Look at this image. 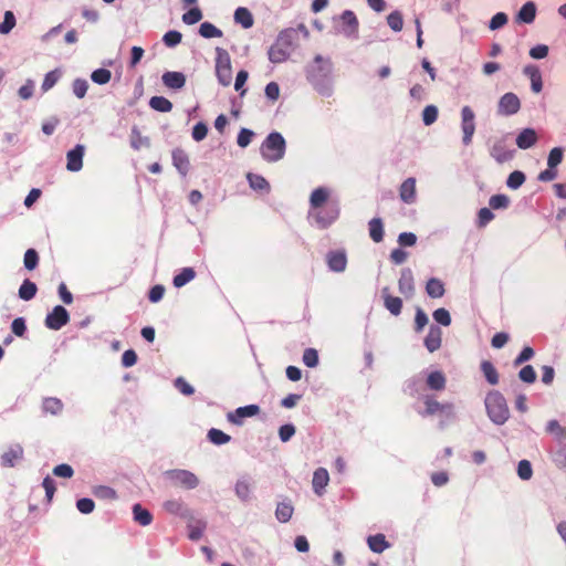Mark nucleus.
Instances as JSON below:
<instances>
[{
	"label": "nucleus",
	"instance_id": "nucleus-1",
	"mask_svg": "<svg viewBox=\"0 0 566 566\" xmlns=\"http://www.w3.org/2000/svg\"><path fill=\"white\" fill-rule=\"evenodd\" d=\"M485 408L490 419L496 424H503L509 419V407L504 396L496 390L485 397Z\"/></svg>",
	"mask_w": 566,
	"mask_h": 566
},
{
	"label": "nucleus",
	"instance_id": "nucleus-2",
	"mask_svg": "<svg viewBox=\"0 0 566 566\" xmlns=\"http://www.w3.org/2000/svg\"><path fill=\"white\" fill-rule=\"evenodd\" d=\"M261 154L268 161H277L285 154V140L280 133H271L261 146Z\"/></svg>",
	"mask_w": 566,
	"mask_h": 566
},
{
	"label": "nucleus",
	"instance_id": "nucleus-3",
	"mask_svg": "<svg viewBox=\"0 0 566 566\" xmlns=\"http://www.w3.org/2000/svg\"><path fill=\"white\" fill-rule=\"evenodd\" d=\"M216 74L221 85L228 86L232 81V69L229 53L222 49H216Z\"/></svg>",
	"mask_w": 566,
	"mask_h": 566
},
{
	"label": "nucleus",
	"instance_id": "nucleus-4",
	"mask_svg": "<svg viewBox=\"0 0 566 566\" xmlns=\"http://www.w3.org/2000/svg\"><path fill=\"white\" fill-rule=\"evenodd\" d=\"M167 478L175 486L192 490L198 486L199 479L188 470H169L166 472Z\"/></svg>",
	"mask_w": 566,
	"mask_h": 566
},
{
	"label": "nucleus",
	"instance_id": "nucleus-5",
	"mask_svg": "<svg viewBox=\"0 0 566 566\" xmlns=\"http://www.w3.org/2000/svg\"><path fill=\"white\" fill-rule=\"evenodd\" d=\"M424 411L420 412L422 417H431L434 415H444L447 417L453 416V405L451 402L441 403L433 396H426L423 398Z\"/></svg>",
	"mask_w": 566,
	"mask_h": 566
},
{
	"label": "nucleus",
	"instance_id": "nucleus-6",
	"mask_svg": "<svg viewBox=\"0 0 566 566\" xmlns=\"http://www.w3.org/2000/svg\"><path fill=\"white\" fill-rule=\"evenodd\" d=\"M475 114L470 106H463L461 109V129L463 133L462 142L465 146L472 143L475 133Z\"/></svg>",
	"mask_w": 566,
	"mask_h": 566
},
{
	"label": "nucleus",
	"instance_id": "nucleus-7",
	"mask_svg": "<svg viewBox=\"0 0 566 566\" xmlns=\"http://www.w3.org/2000/svg\"><path fill=\"white\" fill-rule=\"evenodd\" d=\"M339 216V209L337 203H327L324 208L316 211L313 214L316 224L321 229H326L329 227Z\"/></svg>",
	"mask_w": 566,
	"mask_h": 566
},
{
	"label": "nucleus",
	"instance_id": "nucleus-8",
	"mask_svg": "<svg viewBox=\"0 0 566 566\" xmlns=\"http://www.w3.org/2000/svg\"><path fill=\"white\" fill-rule=\"evenodd\" d=\"M70 321L69 312L61 305L53 307L45 317V326L53 331L61 329Z\"/></svg>",
	"mask_w": 566,
	"mask_h": 566
},
{
	"label": "nucleus",
	"instance_id": "nucleus-9",
	"mask_svg": "<svg viewBox=\"0 0 566 566\" xmlns=\"http://www.w3.org/2000/svg\"><path fill=\"white\" fill-rule=\"evenodd\" d=\"M521 108V101L514 93H505L499 101L497 113L503 116L516 114Z\"/></svg>",
	"mask_w": 566,
	"mask_h": 566
},
{
	"label": "nucleus",
	"instance_id": "nucleus-10",
	"mask_svg": "<svg viewBox=\"0 0 566 566\" xmlns=\"http://www.w3.org/2000/svg\"><path fill=\"white\" fill-rule=\"evenodd\" d=\"M260 412L258 405L239 407L233 412L228 413V420L234 424H242L243 418L256 416Z\"/></svg>",
	"mask_w": 566,
	"mask_h": 566
},
{
	"label": "nucleus",
	"instance_id": "nucleus-11",
	"mask_svg": "<svg viewBox=\"0 0 566 566\" xmlns=\"http://www.w3.org/2000/svg\"><path fill=\"white\" fill-rule=\"evenodd\" d=\"M381 297L384 300V306L390 312V314L398 316L401 313L402 300L398 296L391 295L388 286L381 290Z\"/></svg>",
	"mask_w": 566,
	"mask_h": 566
},
{
	"label": "nucleus",
	"instance_id": "nucleus-12",
	"mask_svg": "<svg viewBox=\"0 0 566 566\" xmlns=\"http://www.w3.org/2000/svg\"><path fill=\"white\" fill-rule=\"evenodd\" d=\"M83 156H84V146L76 145L66 155V159H67L66 169L70 171L81 170L83 167Z\"/></svg>",
	"mask_w": 566,
	"mask_h": 566
},
{
	"label": "nucleus",
	"instance_id": "nucleus-13",
	"mask_svg": "<svg viewBox=\"0 0 566 566\" xmlns=\"http://www.w3.org/2000/svg\"><path fill=\"white\" fill-rule=\"evenodd\" d=\"M399 292L406 297H411L415 293L413 274L410 269H403L401 271L398 281Z\"/></svg>",
	"mask_w": 566,
	"mask_h": 566
},
{
	"label": "nucleus",
	"instance_id": "nucleus-14",
	"mask_svg": "<svg viewBox=\"0 0 566 566\" xmlns=\"http://www.w3.org/2000/svg\"><path fill=\"white\" fill-rule=\"evenodd\" d=\"M523 73L530 78L531 81V90L538 94L543 90V80L539 69L536 65L528 64L524 66Z\"/></svg>",
	"mask_w": 566,
	"mask_h": 566
},
{
	"label": "nucleus",
	"instance_id": "nucleus-15",
	"mask_svg": "<svg viewBox=\"0 0 566 566\" xmlns=\"http://www.w3.org/2000/svg\"><path fill=\"white\" fill-rule=\"evenodd\" d=\"M416 179L407 178L399 188V197L405 203L411 205L416 201Z\"/></svg>",
	"mask_w": 566,
	"mask_h": 566
},
{
	"label": "nucleus",
	"instance_id": "nucleus-16",
	"mask_svg": "<svg viewBox=\"0 0 566 566\" xmlns=\"http://www.w3.org/2000/svg\"><path fill=\"white\" fill-rule=\"evenodd\" d=\"M340 20L343 23V31L346 35L352 36L357 34L359 23L354 11L345 10L340 15Z\"/></svg>",
	"mask_w": 566,
	"mask_h": 566
},
{
	"label": "nucleus",
	"instance_id": "nucleus-17",
	"mask_svg": "<svg viewBox=\"0 0 566 566\" xmlns=\"http://www.w3.org/2000/svg\"><path fill=\"white\" fill-rule=\"evenodd\" d=\"M442 342V332L438 326H431L429 328L428 335L424 338V346L430 352L433 353L438 350L441 346Z\"/></svg>",
	"mask_w": 566,
	"mask_h": 566
},
{
	"label": "nucleus",
	"instance_id": "nucleus-18",
	"mask_svg": "<svg viewBox=\"0 0 566 566\" xmlns=\"http://www.w3.org/2000/svg\"><path fill=\"white\" fill-rule=\"evenodd\" d=\"M172 164L182 176H186L188 174L190 161L185 150L180 148H176L172 150Z\"/></svg>",
	"mask_w": 566,
	"mask_h": 566
},
{
	"label": "nucleus",
	"instance_id": "nucleus-19",
	"mask_svg": "<svg viewBox=\"0 0 566 566\" xmlns=\"http://www.w3.org/2000/svg\"><path fill=\"white\" fill-rule=\"evenodd\" d=\"M23 455V448L20 444H14L10 447L3 454L1 455V464L7 468H11L15 464L18 460H20Z\"/></svg>",
	"mask_w": 566,
	"mask_h": 566
},
{
	"label": "nucleus",
	"instance_id": "nucleus-20",
	"mask_svg": "<svg viewBox=\"0 0 566 566\" xmlns=\"http://www.w3.org/2000/svg\"><path fill=\"white\" fill-rule=\"evenodd\" d=\"M328 268L334 272H343L347 265L345 252L334 251L327 255Z\"/></svg>",
	"mask_w": 566,
	"mask_h": 566
},
{
	"label": "nucleus",
	"instance_id": "nucleus-21",
	"mask_svg": "<svg viewBox=\"0 0 566 566\" xmlns=\"http://www.w3.org/2000/svg\"><path fill=\"white\" fill-rule=\"evenodd\" d=\"M537 142V134L533 128L523 129L516 138V145L521 149H527L534 146Z\"/></svg>",
	"mask_w": 566,
	"mask_h": 566
},
{
	"label": "nucleus",
	"instance_id": "nucleus-22",
	"mask_svg": "<svg viewBox=\"0 0 566 566\" xmlns=\"http://www.w3.org/2000/svg\"><path fill=\"white\" fill-rule=\"evenodd\" d=\"M328 481H329V475H328L327 470L324 468L316 469L313 474V481H312L314 492L318 495H322L323 490L327 485Z\"/></svg>",
	"mask_w": 566,
	"mask_h": 566
},
{
	"label": "nucleus",
	"instance_id": "nucleus-23",
	"mask_svg": "<svg viewBox=\"0 0 566 566\" xmlns=\"http://www.w3.org/2000/svg\"><path fill=\"white\" fill-rule=\"evenodd\" d=\"M163 83L174 90H178L185 86L186 77L180 72H166L163 75Z\"/></svg>",
	"mask_w": 566,
	"mask_h": 566
},
{
	"label": "nucleus",
	"instance_id": "nucleus-24",
	"mask_svg": "<svg viewBox=\"0 0 566 566\" xmlns=\"http://www.w3.org/2000/svg\"><path fill=\"white\" fill-rule=\"evenodd\" d=\"M291 50L285 49L283 45L275 43L269 50V59L272 63H282L290 56Z\"/></svg>",
	"mask_w": 566,
	"mask_h": 566
},
{
	"label": "nucleus",
	"instance_id": "nucleus-25",
	"mask_svg": "<svg viewBox=\"0 0 566 566\" xmlns=\"http://www.w3.org/2000/svg\"><path fill=\"white\" fill-rule=\"evenodd\" d=\"M368 230L369 237L374 242L379 243L384 240V223L380 218H373L368 222Z\"/></svg>",
	"mask_w": 566,
	"mask_h": 566
},
{
	"label": "nucleus",
	"instance_id": "nucleus-26",
	"mask_svg": "<svg viewBox=\"0 0 566 566\" xmlns=\"http://www.w3.org/2000/svg\"><path fill=\"white\" fill-rule=\"evenodd\" d=\"M329 191L326 188L319 187L313 190L310 197V205L313 209H319L327 202Z\"/></svg>",
	"mask_w": 566,
	"mask_h": 566
},
{
	"label": "nucleus",
	"instance_id": "nucleus-27",
	"mask_svg": "<svg viewBox=\"0 0 566 566\" xmlns=\"http://www.w3.org/2000/svg\"><path fill=\"white\" fill-rule=\"evenodd\" d=\"M446 384L447 379L442 371H432L427 377V385L431 390L441 391L446 388Z\"/></svg>",
	"mask_w": 566,
	"mask_h": 566
},
{
	"label": "nucleus",
	"instance_id": "nucleus-28",
	"mask_svg": "<svg viewBox=\"0 0 566 566\" xmlns=\"http://www.w3.org/2000/svg\"><path fill=\"white\" fill-rule=\"evenodd\" d=\"M367 544H368V547L370 548V551H373L374 553H382L385 549H387L390 545L389 543L386 541V537L384 534H376V535H370L368 538H367Z\"/></svg>",
	"mask_w": 566,
	"mask_h": 566
},
{
	"label": "nucleus",
	"instance_id": "nucleus-29",
	"mask_svg": "<svg viewBox=\"0 0 566 566\" xmlns=\"http://www.w3.org/2000/svg\"><path fill=\"white\" fill-rule=\"evenodd\" d=\"M134 521L142 526H147L153 522L151 513L144 509L139 503L133 506Z\"/></svg>",
	"mask_w": 566,
	"mask_h": 566
},
{
	"label": "nucleus",
	"instance_id": "nucleus-30",
	"mask_svg": "<svg viewBox=\"0 0 566 566\" xmlns=\"http://www.w3.org/2000/svg\"><path fill=\"white\" fill-rule=\"evenodd\" d=\"M536 17V6L534 2L528 1L520 9L517 19L524 23H532Z\"/></svg>",
	"mask_w": 566,
	"mask_h": 566
},
{
	"label": "nucleus",
	"instance_id": "nucleus-31",
	"mask_svg": "<svg viewBox=\"0 0 566 566\" xmlns=\"http://www.w3.org/2000/svg\"><path fill=\"white\" fill-rule=\"evenodd\" d=\"M426 292L432 298L442 297L444 294V285L439 279L432 277L427 282Z\"/></svg>",
	"mask_w": 566,
	"mask_h": 566
},
{
	"label": "nucleus",
	"instance_id": "nucleus-32",
	"mask_svg": "<svg viewBox=\"0 0 566 566\" xmlns=\"http://www.w3.org/2000/svg\"><path fill=\"white\" fill-rule=\"evenodd\" d=\"M234 21L241 24L244 29H249L253 25V17L252 13L243 7H240L234 12Z\"/></svg>",
	"mask_w": 566,
	"mask_h": 566
},
{
	"label": "nucleus",
	"instance_id": "nucleus-33",
	"mask_svg": "<svg viewBox=\"0 0 566 566\" xmlns=\"http://www.w3.org/2000/svg\"><path fill=\"white\" fill-rule=\"evenodd\" d=\"M297 36L296 29L289 28L280 32L276 42L285 49L292 50L293 43Z\"/></svg>",
	"mask_w": 566,
	"mask_h": 566
},
{
	"label": "nucleus",
	"instance_id": "nucleus-34",
	"mask_svg": "<svg viewBox=\"0 0 566 566\" xmlns=\"http://www.w3.org/2000/svg\"><path fill=\"white\" fill-rule=\"evenodd\" d=\"M247 179L249 181L250 187L254 190H260V191H269L270 190V184L261 175L249 172L247 175Z\"/></svg>",
	"mask_w": 566,
	"mask_h": 566
},
{
	"label": "nucleus",
	"instance_id": "nucleus-35",
	"mask_svg": "<svg viewBox=\"0 0 566 566\" xmlns=\"http://www.w3.org/2000/svg\"><path fill=\"white\" fill-rule=\"evenodd\" d=\"M293 512L294 507L290 502H280L275 510V516L280 522L286 523L291 520Z\"/></svg>",
	"mask_w": 566,
	"mask_h": 566
},
{
	"label": "nucleus",
	"instance_id": "nucleus-36",
	"mask_svg": "<svg viewBox=\"0 0 566 566\" xmlns=\"http://www.w3.org/2000/svg\"><path fill=\"white\" fill-rule=\"evenodd\" d=\"M196 277V272L192 268H184L179 274L174 277V286L177 289L182 287Z\"/></svg>",
	"mask_w": 566,
	"mask_h": 566
},
{
	"label": "nucleus",
	"instance_id": "nucleus-37",
	"mask_svg": "<svg viewBox=\"0 0 566 566\" xmlns=\"http://www.w3.org/2000/svg\"><path fill=\"white\" fill-rule=\"evenodd\" d=\"M481 370L490 385H496L499 382V373L490 360H483L481 363Z\"/></svg>",
	"mask_w": 566,
	"mask_h": 566
},
{
	"label": "nucleus",
	"instance_id": "nucleus-38",
	"mask_svg": "<svg viewBox=\"0 0 566 566\" xmlns=\"http://www.w3.org/2000/svg\"><path fill=\"white\" fill-rule=\"evenodd\" d=\"M38 292V287L35 283L32 281L25 279L21 286L19 287V297L23 301H30L32 300Z\"/></svg>",
	"mask_w": 566,
	"mask_h": 566
},
{
	"label": "nucleus",
	"instance_id": "nucleus-39",
	"mask_svg": "<svg viewBox=\"0 0 566 566\" xmlns=\"http://www.w3.org/2000/svg\"><path fill=\"white\" fill-rule=\"evenodd\" d=\"M149 106L161 113H168L172 109V103L164 96H153L149 101Z\"/></svg>",
	"mask_w": 566,
	"mask_h": 566
},
{
	"label": "nucleus",
	"instance_id": "nucleus-40",
	"mask_svg": "<svg viewBox=\"0 0 566 566\" xmlns=\"http://www.w3.org/2000/svg\"><path fill=\"white\" fill-rule=\"evenodd\" d=\"M209 441L216 446H221L230 442L231 437L223 431L212 428L208 431L207 434Z\"/></svg>",
	"mask_w": 566,
	"mask_h": 566
},
{
	"label": "nucleus",
	"instance_id": "nucleus-41",
	"mask_svg": "<svg viewBox=\"0 0 566 566\" xmlns=\"http://www.w3.org/2000/svg\"><path fill=\"white\" fill-rule=\"evenodd\" d=\"M546 431L554 436L558 441H563L566 439V428L563 427L557 420L548 421L546 426Z\"/></svg>",
	"mask_w": 566,
	"mask_h": 566
},
{
	"label": "nucleus",
	"instance_id": "nucleus-42",
	"mask_svg": "<svg viewBox=\"0 0 566 566\" xmlns=\"http://www.w3.org/2000/svg\"><path fill=\"white\" fill-rule=\"evenodd\" d=\"M43 410L51 415H59L63 409V403L60 399L49 397L43 400Z\"/></svg>",
	"mask_w": 566,
	"mask_h": 566
},
{
	"label": "nucleus",
	"instance_id": "nucleus-43",
	"mask_svg": "<svg viewBox=\"0 0 566 566\" xmlns=\"http://www.w3.org/2000/svg\"><path fill=\"white\" fill-rule=\"evenodd\" d=\"M235 494L242 501H248L251 497V485L248 480H238L235 483Z\"/></svg>",
	"mask_w": 566,
	"mask_h": 566
},
{
	"label": "nucleus",
	"instance_id": "nucleus-44",
	"mask_svg": "<svg viewBox=\"0 0 566 566\" xmlns=\"http://www.w3.org/2000/svg\"><path fill=\"white\" fill-rule=\"evenodd\" d=\"M199 33L201 36H203L206 39L221 38L223 34L220 29H218L216 25H213L210 22L201 23V25L199 28Z\"/></svg>",
	"mask_w": 566,
	"mask_h": 566
},
{
	"label": "nucleus",
	"instance_id": "nucleus-45",
	"mask_svg": "<svg viewBox=\"0 0 566 566\" xmlns=\"http://www.w3.org/2000/svg\"><path fill=\"white\" fill-rule=\"evenodd\" d=\"M387 23L389 25V28L395 31V32H399L402 30V27H403V18H402V14L399 12V11H392L391 13H389V15L387 17Z\"/></svg>",
	"mask_w": 566,
	"mask_h": 566
},
{
	"label": "nucleus",
	"instance_id": "nucleus-46",
	"mask_svg": "<svg viewBox=\"0 0 566 566\" xmlns=\"http://www.w3.org/2000/svg\"><path fill=\"white\" fill-rule=\"evenodd\" d=\"M91 78L94 83L104 85L107 84L112 78V73L107 69H97L91 74Z\"/></svg>",
	"mask_w": 566,
	"mask_h": 566
},
{
	"label": "nucleus",
	"instance_id": "nucleus-47",
	"mask_svg": "<svg viewBox=\"0 0 566 566\" xmlns=\"http://www.w3.org/2000/svg\"><path fill=\"white\" fill-rule=\"evenodd\" d=\"M60 77H61V72L59 70H53V71L46 73V75L44 76V80L42 82V86H41L42 91L48 92L49 90H51L57 83Z\"/></svg>",
	"mask_w": 566,
	"mask_h": 566
},
{
	"label": "nucleus",
	"instance_id": "nucleus-48",
	"mask_svg": "<svg viewBox=\"0 0 566 566\" xmlns=\"http://www.w3.org/2000/svg\"><path fill=\"white\" fill-rule=\"evenodd\" d=\"M525 182V175L520 170H515L509 175L506 185L511 189H517Z\"/></svg>",
	"mask_w": 566,
	"mask_h": 566
},
{
	"label": "nucleus",
	"instance_id": "nucleus-49",
	"mask_svg": "<svg viewBox=\"0 0 566 566\" xmlns=\"http://www.w3.org/2000/svg\"><path fill=\"white\" fill-rule=\"evenodd\" d=\"M23 263L27 270H34L39 263L38 252L34 249H28L24 253Z\"/></svg>",
	"mask_w": 566,
	"mask_h": 566
},
{
	"label": "nucleus",
	"instance_id": "nucleus-50",
	"mask_svg": "<svg viewBox=\"0 0 566 566\" xmlns=\"http://www.w3.org/2000/svg\"><path fill=\"white\" fill-rule=\"evenodd\" d=\"M202 19V12L198 7L191 8L182 14V21L186 24H196Z\"/></svg>",
	"mask_w": 566,
	"mask_h": 566
},
{
	"label": "nucleus",
	"instance_id": "nucleus-51",
	"mask_svg": "<svg viewBox=\"0 0 566 566\" xmlns=\"http://www.w3.org/2000/svg\"><path fill=\"white\" fill-rule=\"evenodd\" d=\"M15 25V17L13 12L6 11L3 21L0 23V33L8 34Z\"/></svg>",
	"mask_w": 566,
	"mask_h": 566
},
{
	"label": "nucleus",
	"instance_id": "nucleus-52",
	"mask_svg": "<svg viewBox=\"0 0 566 566\" xmlns=\"http://www.w3.org/2000/svg\"><path fill=\"white\" fill-rule=\"evenodd\" d=\"M182 40V34L179 31L170 30L165 33L163 41L166 46L174 48L178 45Z\"/></svg>",
	"mask_w": 566,
	"mask_h": 566
},
{
	"label": "nucleus",
	"instance_id": "nucleus-53",
	"mask_svg": "<svg viewBox=\"0 0 566 566\" xmlns=\"http://www.w3.org/2000/svg\"><path fill=\"white\" fill-rule=\"evenodd\" d=\"M563 148L560 147H554L548 155L547 158V166L549 168H556L563 160Z\"/></svg>",
	"mask_w": 566,
	"mask_h": 566
},
{
	"label": "nucleus",
	"instance_id": "nucleus-54",
	"mask_svg": "<svg viewBox=\"0 0 566 566\" xmlns=\"http://www.w3.org/2000/svg\"><path fill=\"white\" fill-rule=\"evenodd\" d=\"M164 509L170 514L182 515L185 511L184 503L179 500H169L164 503Z\"/></svg>",
	"mask_w": 566,
	"mask_h": 566
},
{
	"label": "nucleus",
	"instance_id": "nucleus-55",
	"mask_svg": "<svg viewBox=\"0 0 566 566\" xmlns=\"http://www.w3.org/2000/svg\"><path fill=\"white\" fill-rule=\"evenodd\" d=\"M438 118V108L434 105H428L422 112V120L424 125L433 124Z\"/></svg>",
	"mask_w": 566,
	"mask_h": 566
},
{
	"label": "nucleus",
	"instance_id": "nucleus-56",
	"mask_svg": "<svg viewBox=\"0 0 566 566\" xmlns=\"http://www.w3.org/2000/svg\"><path fill=\"white\" fill-rule=\"evenodd\" d=\"M303 363L307 366V367H316L317 364H318V354H317V350L314 349V348H307L304 350L303 353Z\"/></svg>",
	"mask_w": 566,
	"mask_h": 566
},
{
	"label": "nucleus",
	"instance_id": "nucleus-57",
	"mask_svg": "<svg viewBox=\"0 0 566 566\" xmlns=\"http://www.w3.org/2000/svg\"><path fill=\"white\" fill-rule=\"evenodd\" d=\"M517 474L522 480H530L532 478L533 470L528 460H521L518 462Z\"/></svg>",
	"mask_w": 566,
	"mask_h": 566
},
{
	"label": "nucleus",
	"instance_id": "nucleus-58",
	"mask_svg": "<svg viewBox=\"0 0 566 566\" xmlns=\"http://www.w3.org/2000/svg\"><path fill=\"white\" fill-rule=\"evenodd\" d=\"M143 145H148V138L143 137L140 132L134 127L130 135V146L138 150Z\"/></svg>",
	"mask_w": 566,
	"mask_h": 566
},
{
	"label": "nucleus",
	"instance_id": "nucleus-59",
	"mask_svg": "<svg viewBox=\"0 0 566 566\" xmlns=\"http://www.w3.org/2000/svg\"><path fill=\"white\" fill-rule=\"evenodd\" d=\"M518 377L524 382L533 384L536 380L535 369L533 366L526 365L520 370Z\"/></svg>",
	"mask_w": 566,
	"mask_h": 566
},
{
	"label": "nucleus",
	"instance_id": "nucleus-60",
	"mask_svg": "<svg viewBox=\"0 0 566 566\" xmlns=\"http://www.w3.org/2000/svg\"><path fill=\"white\" fill-rule=\"evenodd\" d=\"M73 93L77 98H83L86 95L88 84L86 80L83 78H76L73 82Z\"/></svg>",
	"mask_w": 566,
	"mask_h": 566
},
{
	"label": "nucleus",
	"instance_id": "nucleus-61",
	"mask_svg": "<svg viewBox=\"0 0 566 566\" xmlns=\"http://www.w3.org/2000/svg\"><path fill=\"white\" fill-rule=\"evenodd\" d=\"M509 198L505 195H494L490 198L489 205L492 209H505L509 206Z\"/></svg>",
	"mask_w": 566,
	"mask_h": 566
},
{
	"label": "nucleus",
	"instance_id": "nucleus-62",
	"mask_svg": "<svg viewBox=\"0 0 566 566\" xmlns=\"http://www.w3.org/2000/svg\"><path fill=\"white\" fill-rule=\"evenodd\" d=\"M433 318L437 323L449 326L451 324L450 313L446 308H438L433 312Z\"/></svg>",
	"mask_w": 566,
	"mask_h": 566
},
{
	"label": "nucleus",
	"instance_id": "nucleus-63",
	"mask_svg": "<svg viewBox=\"0 0 566 566\" xmlns=\"http://www.w3.org/2000/svg\"><path fill=\"white\" fill-rule=\"evenodd\" d=\"M34 82L27 80L25 83L19 88L18 94L22 99H29L33 96Z\"/></svg>",
	"mask_w": 566,
	"mask_h": 566
},
{
	"label": "nucleus",
	"instance_id": "nucleus-64",
	"mask_svg": "<svg viewBox=\"0 0 566 566\" xmlns=\"http://www.w3.org/2000/svg\"><path fill=\"white\" fill-rule=\"evenodd\" d=\"M76 507L81 513L90 514L93 512L95 504L93 500L88 497H83L76 502Z\"/></svg>",
	"mask_w": 566,
	"mask_h": 566
}]
</instances>
